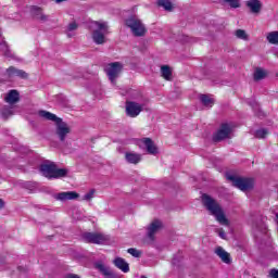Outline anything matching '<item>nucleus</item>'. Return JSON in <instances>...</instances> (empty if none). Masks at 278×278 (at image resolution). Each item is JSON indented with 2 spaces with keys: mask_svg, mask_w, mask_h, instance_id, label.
Returning a JSON list of instances; mask_svg holds the SVG:
<instances>
[{
  "mask_svg": "<svg viewBox=\"0 0 278 278\" xmlns=\"http://www.w3.org/2000/svg\"><path fill=\"white\" fill-rule=\"evenodd\" d=\"M226 179L231 181L232 186L241 190V192H249V190H253V188H255V180L253 178H242L227 173Z\"/></svg>",
  "mask_w": 278,
  "mask_h": 278,
  "instance_id": "423d86ee",
  "label": "nucleus"
},
{
  "mask_svg": "<svg viewBox=\"0 0 278 278\" xmlns=\"http://www.w3.org/2000/svg\"><path fill=\"white\" fill-rule=\"evenodd\" d=\"M38 116H40V118H45V121H52L55 123V136L59 138L61 144H66V136L71 134V126H68L62 118L58 117V115L49 111L40 110L38 111Z\"/></svg>",
  "mask_w": 278,
  "mask_h": 278,
  "instance_id": "f257e3e1",
  "label": "nucleus"
},
{
  "mask_svg": "<svg viewBox=\"0 0 278 278\" xmlns=\"http://www.w3.org/2000/svg\"><path fill=\"white\" fill-rule=\"evenodd\" d=\"M142 142L150 155H156L157 153V147H155V143L151 138H143Z\"/></svg>",
  "mask_w": 278,
  "mask_h": 278,
  "instance_id": "6ab92c4d",
  "label": "nucleus"
},
{
  "mask_svg": "<svg viewBox=\"0 0 278 278\" xmlns=\"http://www.w3.org/2000/svg\"><path fill=\"white\" fill-rule=\"evenodd\" d=\"M94 192H97L94 189H91L89 192H87L84 195V201H91L92 199H94Z\"/></svg>",
  "mask_w": 278,
  "mask_h": 278,
  "instance_id": "c9c22d12",
  "label": "nucleus"
},
{
  "mask_svg": "<svg viewBox=\"0 0 278 278\" xmlns=\"http://www.w3.org/2000/svg\"><path fill=\"white\" fill-rule=\"evenodd\" d=\"M157 5L160 8H164L166 12H173V2L168 0H159Z\"/></svg>",
  "mask_w": 278,
  "mask_h": 278,
  "instance_id": "a878e982",
  "label": "nucleus"
},
{
  "mask_svg": "<svg viewBox=\"0 0 278 278\" xmlns=\"http://www.w3.org/2000/svg\"><path fill=\"white\" fill-rule=\"evenodd\" d=\"M39 169L41 175L47 179H62V177L68 175V169L58 168L55 163H43L40 165Z\"/></svg>",
  "mask_w": 278,
  "mask_h": 278,
  "instance_id": "20e7f679",
  "label": "nucleus"
},
{
  "mask_svg": "<svg viewBox=\"0 0 278 278\" xmlns=\"http://www.w3.org/2000/svg\"><path fill=\"white\" fill-rule=\"evenodd\" d=\"M200 101L204 108H212V105H214V99L210 98L207 94H200Z\"/></svg>",
  "mask_w": 278,
  "mask_h": 278,
  "instance_id": "393cba45",
  "label": "nucleus"
},
{
  "mask_svg": "<svg viewBox=\"0 0 278 278\" xmlns=\"http://www.w3.org/2000/svg\"><path fill=\"white\" fill-rule=\"evenodd\" d=\"M63 1H66V0H55V3H63Z\"/></svg>",
  "mask_w": 278,
  "mask_h": 278,
  "instance_id": "79ce46f5",
  "label": "nucleus"
},
{
  "mask_svg": "<svg viewBox=\"0 0 278 278\" xmlns=\"http://www.w3.org/2000/svg\"><path fill=\"white\" fill-rule=\"evenodd\" d=\"M21 99V94L16 89H12L8 92L7 97L4 98V101L9 103L10 105H14V103H18Z\"/></svg>",
  "mask_w": 278,
  "mask_h": 278,
  "instance_id": "dca6fc26",
  "label": "nucleus"
},
{
  "mask_svg": "<svg viewBox=\"0 0 278 278\" xmlns=\"http://www.w3.org/2000/svg\"><path fill=\"white\" fill-rule=\"evenodd\" d=\"M219 238H222L223 240H227V233L225 232L224 229H220L218 232Z\"/></svg>",
  "mask_w": 278,
  "mask_h": 278,
  "instance_id": "e433bc0d",
  "label": "nucleus"
},
{
  "mask_svg": "<svg viewBox=\"0 0 278 278\" xmlns=\"http://www.w3.org/2000/svg\"><path fill=\"white\" fill-rule=\"evenodd\" d=\"M235 36L239 38V40H249V35L247 34V30L244 29H237L235 31Z\"/></svg>",
  "mask_w": 278,
  "mask_h": 278,
  "instance_id": "c756f323",
  "label": "nucleus"
},
{
  "mask_svg": "<svg viewBox=\"0 0 278 278\" xmlns=\"http://www.w3.org/2000/svg\"><path fill=\"white\" fill-rule=\"evenodd\" d=\"M90 29H93L92 31V40L96 42V45H105V36L110 34V26L108 25V22H99L94 21L90 24Z\"/></svg>",
  "mask_w": 278,
  "mask_h": 278,
  "instance_id": "7ed1b4c3",
  "label": "nucleus"
},
{
  "mask_svg": "<svg viewBox=\"0 0 278 278\" xmlns=\"http://www.w3.org/2000/svg\"><path fill=\"white\" fill-rule=\"evenodd\" d=\"M266 78V72L262 68H256L254 72V81H262V79Z\"/></svg>",
  "mask_w": 278,
  "mask_h": 278,
  "instance_id": "cd10ccee",
  "label": "nucleus"
},
{
  "mask_svg": "<svg viewBox=\"0 0 278 278\" xmlns=\"http://www.w3.org/2000/svg\"><path fill=\"white\" fill-rule=\"evenodd\" d=\"M224 3H229L230 8H240V0H223Z\"/></svg>",
  "mask_w": 278,
  "mask_h": 278,
  "instance_id": "473e14b6",
  "label": "nucleus"
},
{
  "mask_svg": "<svg viewBox=\"0 0 278 278\" xmlns=\"http://www.w3.org/2000/svg\"><path fill=\"white\" fill-rule=\"evenodd\" d=\"M125 25L130 29L135 38H142L147 36V26L142 23V20L138 18V15H130L125 20Z\"/></svg>",
  "mask_w": 278,
  "mask_h": 278,
  "instance_id": "39448f33",
  "label": "nucleus"
},
{
  "mask_svg": "<svg viewBox=\"0 0 278 278\" xmlns=\"http://www.w3.org/2000/svg\"><path fill=\"white\" fill-rule=\"evenodd\" d=\"M125 108L126 116H129V118H136L137 116H140V112L144 110V104H140L134 101H126Z\"/></svg>",
  "mask_w": 278,
  "mask_h": 278,
  "instance_id": "9d476101",
  "label": "nucleus"
},
{
  "mask_svg": "<svg viewBox=\"0 0 278 278\" xmlns=\"http://www.w3.org/2000/svg\"><path fill=\"white\" fill-rule=\"evenodd\" d=\"M229 138H231V126L227 123H224L213 135V142H223V140H227Z\"/></svg>",
  "mask_w": 278,
  "mask_h": 278,
  "instance_id": "1a4fd4ad",
  "label": "nucleus"
},
{
  "mask_svg": "<svg viewBox=\"0 0 278 278\" xmlns=\"http://www.w3.org/2000/svg\"><path fill=\"white\" fill-rule=\"evenodd\" d=\"M24 188H26V190H34L36 188H38V182L36 181H26L23 184Z\"/></svg>",
  "mask_w": 278,
  "mask_h": 278,
  "instance_id": "7c9ffc66",
  "label": "nucleus"
},
{
  "mask_svg": "<svg viewBox=\"0 0 278 278\" xmlns=\"http://www.w3.org/2000/svg\"><path fill=\"white\" fill-rule=\"evenodd\" d=\"M113 264H114V266H116V268L122 270V273H129V263H127V261H125V258L115 257V260L113 261Z\"/></svg>",
  "mask_w": 278,
  "mask_h": 278,
  "instance_id": "a211bd4d",
  "label": "nucleus"
},
{
  "mask_svg": "<svg viewBox=\"0 0 278 278\" xmlns=\"http://www.w3.org/2000/svg\"><path fill=\"white\" fill-rule=\"evenodd\" d=\"M247 8L250 9L252 14H260L262 12V2L260 0H249Z\"/></svg>",
  "mask_w": 278,
  "mask_h": 278,
  "instance_id": "f3484780",
  "label": "nucleus"
},
{
  "mask_svg": "<svg viewBox=\"0 0 278 278\" xmlns=\"http://www.w3.org/2000/svg\"><path fill=\"white\" fill-rule=\"evenodd\" d=\"M127 253H129V255H132V257H140V255H142V252H140V250L136 248H129L127 250Z\"/></svg>",
  "mask_w": 278,
  "mask_h": 278,
  "instance_id": "2f4dec72",
  "label": "nucleus"
},
{
  "mask_svg": "<svg viewBox=\"0 0 278 278\" xmlns=\"http://www.w3.org/2000/svg\"><path fill=\"white\" fill-rule=\"evenodd\" d=\"M268 136V130L266 129H258L255 131V138H266Z\"/></svg>",
  "mask_w": 278,
  "mask_h": 278,
  "instance_id": "72a5a7b5",
  "label": "nucleus"
},
{
  "mask_svg": "<svg viewBox=\"0 0 278 278\" xmlns=\"http://www.w3.org/2000/svg\"><path fill=\"white\" fill-rule=\"evenodd\" d=\"M216 255L224 262V264H229L231 262V254H229L223 247H218L215 250Z\"/></svg>",
  "mask_w": 278,
  "mask_h": 278,
  "instance_id": "aec40b11",
  "label": "nucleus"
},
{
  "mask_svg": "<svg viewBox=\"0 0 278 278\" xmlns=\"http://www.w3.org/2000/svg\"><path fill=\"white\" fill-rule=\"evenodd\" d=\"M267 41L269 42V45H278V31H270L267 34L266 36Z\"/></svg>",
  "mask_w": 278,
  "mask_h": 278,
  "instance_id": "bb28decb",
  "label": "nucleus"
},
{
  "mask_svg": "<svg viewBox=\"0 0 278 278\" xmlns=\"http://www.w3.org/2000/svg\"><path fill=\"white\" fill-rule=\"evenodd\" d=\"M250 105H252L254 112H258L256 113V116H264V113L260 111V104H257V102L250 103Z\"/></svg>",
  "mask_w": 278,
  "mask_h": 278,
  "instance_id": "f704fd0d",
  "label": "nucleus"
},
{
  "mask_svg": "<svg viewBox=\"0 0 278 278\" xmlns=\"http://www.w3.org/2000/svg\"><path fill=\"white\" fill-rule=\"evenodd\" d=\"M7 75L9 78L20 77V79H27L29 77V74H27V72L18 70L14 66H10L9 68H7Z\"/></svg>",
  "mask_w": 278,
  "mask_h": 278,
  "instance_id": "ddd939ff",
  "label": "nucleus"
},
{
  "mask_svg": "<svg viewBox=\"0 0 278 278\" xmlns=\"http://www.w3.org/2000/svg\"><path fill=\"white\" fill-rule=\"evenodd\" d=\"M0 51L4 55V58H12V51L10 50V46L7 41L0 42Z\"/></svg>",
  "mask_w": 278,
  "mask_h": 278,
  "instance_id": "b1692460",
  "label": "nucleus"
},
{
  "mask_svg": "<svg viewBox=\"0 0 278 278\" xmlns=\"http://www.w3.org/2000/svg\"><path fill=\"white\" fill-rule=\"evenodd\" d=\"M79 27L77 22H72L67 25V38H73V34L71 31H76V29Z\"/></svg>",
  "mask_w": 278,
  "mask_h": 278,
  "instance_id": "c85d7f7f",
  "label": "nucleus"
},
{
  "mask_svg": "<svg viewBox=\"0 0 278 278\" xmlns=\"http://www.w3.org/2000/svg\"><path fill=\"white\" fill-rule=\"evenodd\" d=\"M270 277L278 278V269H271L269 273Z\"/></svg>",
  "mask_w": 278,
  "mask_h": 278,
  "instance_id": "4c0bfd02",
  "label": "nucleus"
},
{
  "mask_svg": "<svg viewBox=\"0 0 278 278\" xmlns=\"http://www.w3.org/2000/svg\"><path fill=\"white\" fill-rule=\"evenodd\" d=\"M172 264H174V266H177V264H179V258H177V256H174Z\"/></svg>",
  "mask_w": 278,
  "mask_h": 278,
  "instance_id": "ea45409f",
  "label": "nucleus"
},
{
  "mask_svg": "<svg viewBox=\"0 0 278 278\" xmlns=\"http://www.w3.org/2000/svg\"><path fill=\"white\" fill-rule=\"evenodd\" d=\"M30 16L39 23H49L51 16L45 13V10L38 5L30 7Z\"/></svg>",
  "mask_w": 278,
  "mask_h": 278,
  "instance_id": "9b49d317",
  "label": "nucleus"
},
{
  "mask_svg": "<svg viewBox=\"0 0 278 278\" xmlns=\"http://www.w3.org/2000/svg\"><path fill=\"white\" fill-rule=\"evenodd\" d=\"M55 201H61L64 203L65 201H75V199H79V193L75 191H65L55 193L54 195Z\"/></svg>",
  "mask_w": 278,
  "mask_h": 278,
  "instance_id": "f8f14e48",
  "label": "nucleus"
},
{
  "mask_svg": "<svg viewBox=\"0 0 278 278\" xmlns=\"http://www.w3.org/2000/svg\"><path fill=\"white\" fill-rule=\"evenodd\" d=\"M125 160L128 164H140L142 154L136 152H125Z\"/></svg>",
  "mask_w": 278,
  "mask_h": 278,
  "instance_id": "2eb2a0df",
  "label": "nucleus"
},
{
  "mask_svg": "<svg viewBox=\"0 0 278 278\" xmlns=\"http://www.w3.org/2000/svg\"><path fill=\"white\" fill-rule=\"evenodd\" d=\"M3 207H5V202L3 199H0V210H3Z\"/></svg>",
  "mask_w": 278,
  "mask_h": 278,
  "instance_id": "a19ab883",
  "label": "nucleus"
},
{
  "mask_svg": "<svg viewBox=\"0 0 278 278\" xmlns=\"http://www.w3.org/2000/svg\"><path fill=\"white\" fill-rule=\"evenodd\" d=\"M83 240L89 244H108L110 242V237L101 232H85L83 235Z\"/></svg>",
  "mask_w": 278,
  "mask_h": 278,
  "instance_id": "6e6552de",
  "label": "nucleus"
},
{
  "mask_svg": "<svg viewBox=\"0 0 278 278\" xmlns=\"http://www.w3.org/2000/svg\"><path fill=\"white\" fill-rule=\"evenodd\" d=\"M162 229V222L160 219L153 220L149 226H148V238L150 240H155V233L156 231H160Z\"/></svg>",
  "mask_w": 278,
  "mask_h": 278,
  "instance_id": "4468645a",
  "label": "nucleus"
},
{
  "mask_svg": "<svg viewBox=\"0 0 278 278\" xmlns=\"http://www.w3.org/2000/svg\"><path fill=\"white\" fill-rule=\"evenodd\" d=\"M65 278H81L79 275L76 274H66Z\"/></svg>",
  "mask_w": 278,
  "mask_h": 278,
  "instance_id": "58836bf2",
  "label": "nucleus"
},
{
  "mask_svg": "<svg viewBox=\"0 0 278 278\" xmlns=\"http://www.w3.org/2000/svg\"><path fill=\"white\" fill-rule=\"evenodd\" d=\"M0 115L4 121H8L9 116H14V110L12 109V106H3L0 110Z\"/></svg>",
  "mask_w": 278,
  "mask_h": 278,
  "instance_id": "5701e85b",
  "label": "nucleus"
},
{
  "mask_svg": "<svg viewBox=\"0 0 278 278\" xmlns=\"http://www.w3.org/2000/svg\"><path fill=\"white\" fill-rule=\"evenodd\" d=\"M96 268L100 270V273L108 278H116V274L110 269V267L103 265L102 263H97Z\"/></svg>",
  "mask_w": 278,
  "mask_h": 278,
  "instance_id": "412c9836",
  "label": "nucleus"
},
{
  "mask_svg": "<svg viewBox=\"0 0 278 278\" xmlns=\"http://www.w3.org/2000/svg\"><path fill=\"white\" fill-rule=\"evenodd\" d=\"M161 77H163V79H166V81L173 80V70H170V66L168 65L161 66Z\"/></svg>",
  "mask_w": 278,
  "mask_h": 278,
  "instance_id": "4be33fe9",
  "label": "nucleus"
},
{
  "mask_svg": "<svg viewBox=\"0 0 278 278\" xmlns=\"http://www.w3.org/2000/svg\"><path fill=\"white\" fill-rule=\"evenodd\" d=\"M202 203L204 207L210 212L212 216L215 217L219 225H225L226 227L229 226V219L225 216V211H223V206L211 195L207 193L202 194Z\"/></svg>",
  "mask_w": 278,
  "mask_h": 278,
  "instance_id": "f03ea898",
  "label": "nucleus"
},
{
  "mask_svg": "<svg viewBox=\"0 0 278 278\" xmlns=\"http://www.w3.org/2000/svg\"><path fill=\"white\" fill-rule=\"evenodd\" d=\"M111 84L116 86V79H118L121 73L123 72V63L121 62H113L109 63L104 68Z\"/></svg>",
  "mask_w": 278,
  "mask_h": 278,
  "instance_id": "0eeeda50",
  "label": "nucleus"
}]
</instances>
